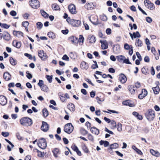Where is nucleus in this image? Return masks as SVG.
<instances>
[{
  "mask_svg": "<svg viewBox=\"0 0 160 160\" xmlns=\"http://www.w3.org/2000/svg\"><path fill=\"white\" fill-rule=\"evenodd\" d=\"M20 122L21 125L26 127L30 126L32 123V120L28 117H23L21 118L20 120Z\"/></svg>",
  "mask_w": 160,
  "mask_h": 160,
  "instance_id": "f257e3e1",
  "label": "nucleus"
},
{
  "mask_svg": "<svg viewBox=\"0 0 160 160\" xmlns=\"http://www.w3.org/2000/svg\"><path fill=\"white\" fill-rule=\"evenodd\" d=\"M66 21L69 24L72 25L73 27H78L81 24L80 21L72 19L69 17L66 19Z\"/></svg>",
  "mask_w": 160,
  "mask_h": 160,
  "instance_id": "f03ea898",
  "label": "nucleus"
},
{
  "mask_svg": "<svg viewBox=\"0 0 160 160\" xmlns=\"http://www.w3.org/2000/svg\"><path fill=\"white\" fill-rule=\"evenodd\" d=\"M145 115L148 120H152L155 117L154 111L152 109H149L146 112Z\"/></svg>",
  "mask_w": 160,
  "mask_h": 160,
  "instance_id": "7ed1b4c3",
  "label": "nucleus"
},
{
  "mask_svg": "<svg viewBox=\"0 0 160 160\" xmlns=\"http://www.w3.org/2000/svg\"><path fill=\"white\" fill-rule=\"evenodd\" d=\"M29 4L33 8H38L40 6V3L38 0H31L29 1Z\"/></svg>",
  "mask_w": 160,
  "mask_h": 160,
  "instance_id": "20e7f679",
  "label": "nucleus"
},
{
  "mask_svg": "<svg viewBox=\"0 0 160 160\" xmlns=\"http://www.w3.org/2000/svg\"><path fill=\"white\" fill-rule=\"evenodd\" d=\"M74 127L71 123L66 124L64 126V131L66 133L70 134L73 130Z\"/></svg>",
  "mask_w": 160,
  "mask_h": 160,
  "instance_id": "39448f33",
  "label": "nucleus"
},
{
  "mask_svg": "<svg viewBox=\"0 0 160 160\" xmlns=\"http://www.w3.org/2000/svg\"><path fill=\"white\" fill-rule=\"evenodd\" d=\"M38 145L42 149H45L47 147V143L45 139L43 138L39 139L38 141Z\"/></svg>",
  "mask_w": 160,
  "mask_h": 160,
  "instance_id": "423d86ee",
  "label": "nucleus"
},
{
  "mask_svg": "<svg viewBox=\"0 0 160 160\" xmlns=\"http://www.w3.org/2000/svg\"><path fill=\"white\" fill-rule=\"evenodd\" d=\"M58 96L61 101L62 102H66L67 99L70 98L69 96L67 93L64 94L62 92H59L58 93Z\"/></svg>",
  "mask_w": 160,
  "mask_h": 160,
  "instance_id": "0eeeda50",
  "label": "nucleus"
},
{
  "mask_svg": "<svg viewBox=\"0 0 160 160\" xmlns=\"http://www.w3.org/2000/svg\"><path fill=\"white\" fill-rule=\"evenodd\" d=\"M144 3L145 6L150 10H153L155 9V6L154 4L149 0H145L144 1Z\"/></svg>",
  "mask_w": 160,
  "mask_h": 160,
  "instance_id": "6e6552de",
  "label": "nucleus"
},
{
  "mask_svg": "<svg viewBox=\"0 0 160 160\" xmlns=\"http://www.w3.org/2000/svg\"><path fill=\"white\" fill-rule=\"evenodd\" d=\"M38 54L39 57L42 60L45 61L48 58V56L46 53H44L43 50H39L38 51Z\"/></svg>",
  "mask_w": 160,
  "mask_h": 160,
  "instance_id": "1a4fd4ad",
  "label": "nucleus"
},
{
  "mask_svg": "<svg viewBox=\"0 0 160 160\" xmlns=\"http://www.w3.org/2000/svg\"><path fill=\"white\" fill-rule=\"evenodd\" d=\"M90 21L94 25H97L99 23L98 17L96 16H92L89 19Z\"/></svg>",
  "mask_w": 160,
  "mask_h": 160,
  "instance_id": "9d476101",
  "label": "nucleus"
},
{
  "mask_svg": "<svg viewBox=\"0 0 160 160\" xmlns=\"http://www.w3.org/2000/svg\"><path fill=\"white\" fill-rule=\"evenodd\" d=\"M41 130L44 132L47 131L49 128V125L44 121L42 122V125L41 127Z\"/></svg>",
  "mask_w": 160,
  "mask_h": 160,
  "instance_id": "9b49d317",
  "label": "nucleus"
},
{
  "mask_svg": "<svg viewBox=\"0 0 160 160\" xmlns=\"http://www.w3.org/2000/svg\"><path fill=\"white\" fill-rule=\"evenodd\" d=\"M69 12L72 14H75L77 12L76 9L75 5L73 4H71L68 6Z\"/></svg>",
  "mask_w": 160,
  "mask_h": 160,
  "instance_id": "f8f14e48",
  "label": "nucleus"
},
{
  "mask_svg": "<svg viewBox=\"0 0 160 160\" xmlns=\"http://www.w3.org/2000/svg\"><path fill=\"white\" fill-rule=\"evenodd\" d=\"M100 42L101 43V47L102 49H105L108 47V44L105 40H100Z\"/></svg>",
  "mask_w": 160,
  "mask_h": 160,
  "instance_id": "ddd939ff",
  "label": "nucleus"
},
{
  "mask_svg": "<svg viewBox=\"0 0 160 160\" xmlns=\"http://www.w3.org/2000/svg\"><path fill=\"white\" fill-rule=\"evenodd\" d=\"M122 104L128 106L130 107H133L135 106L134 103L129 100H127L123 102Z\"/></svg>",
  "mask_w": 160,
  "mask_h": 160,
  "instance_id": "4468645a",
  "label": "nucleus"
},
{
  "mask_svg": "<svg viewBox=\"0 0 160 160\" xmlns=\"http://www.w3.org/2000/svg\"><path fill=\"white\" fill-rule=\"evenodd\" d=\"M119 80L122 83H124L127 80V78L126 76L123 74H121L119 75Z\"/></svg>",
  "mask_w": 160,
  "mask_h": 160,
  "instance_id": "2eb2a0df",
  "label": "nucleus"
},
{
  "mask_svg": "<svg viewBox=\"0 0 160 160\" xmlns=\"http://www.w3.org/2000/svg\"><path fill=\"white\" fill-rule=\"evenodd\" d=\"M6 97L3 96H0V104L2 105H5L7 103Z\"/></svg>",
  "mask_w": 160,
  "mask_h": 160,
  "instance_id": "dca6fc26",
  "label": "nucleus"
},
{
  "mask_svg": "<svg viewBox=\"0 0 160 160\" xmlns=\"http://www.w3.org/2000/svg\"><path fill=\"white\" fill-rule=\"evenodd\" d=\"M148 92L145 89L142 90V93L138 95V98L140 99H142L147 95Z\"/></svg>",
  "mask_w": 160,
  "mask_h": 160,
  "instance_id": "f3484780",
  "label": "nucleus"
},
{
  "mask_svg": "<svg viewBox=\"0 0 160 160\" xmlns=\"http://www.w3.org/2000/svg\"><path fill=\"white\" fill-rule=\"evenodd\" d=\"M69 40L72 43L76 44L78 42V39L76 37L73 36H71L69 38Z\"/></svg>",
  "mask_w": 160,
  "mask_h": 160,
  "instance_id": "a211bd4d",
  "label": "nucleus"
},
{
  "mask_svg": "<svg viewBox=\"0 0 160 160\" xmlns=\"http://www.w3.org/2000/svg\"><path fill=\"white\" fill-rule=\"evenodd\" d=\"M129 34L132 39H133V38H139L141 36L139 33L138 31L135 32H133V34H132L131 33H130Z\"/></svg>",
  "mask_w": 160,
  "mask_h": 160,
  "instance_id": "6ab92c4d",
  "label": "nucleus"
},
{
  "mask_svg": "<svg viewBox=\"0 0 160 160\" xmlns=\"http://www.w3.org/2000/svg\"><path fill=\"white\" fill-rule=\"evenodd\" d=\"M3 78L6 81H8L11 79V76L9 72H6L3 74Z\"/></svg>",
  "mask_w": 160,
  "mask_h": 160,
  "instance_id": "aec40b11",
  "label": "nucleus"
},
{
  "mask_svg": "<svg viewBox=\"0 0 160 160\" xmlns=\"http://www.w3.org/2000/svg\"><path fill=\"white\" fill-rule=\"evenodd\" d=\"M94 5L92 2H90L86 4L85 8L88 10L92 9L94 8Z\"/></svg>",
  "mask_w": 160,
  "mask_h": 160,
  "instance_id": "412c9836",
  "label": "nucleus"
},
{
  "mask_svg": "<svg viewBox=\"0 0 160 160\" xmlns=\"http://www.w3.org/2000/svg\"><path fill=\"white\" fill-rule=\"evenodd\" d=\"M68 108L71 111L74 112L75 111V106L72 103H69L67 106Z\"/></svg>",
  "mask_w": 160,
  "mask_h": 160,
  "instance_id": "4be33fe9",
  "label": "nucleus"
},
{
  "mask_svg": "<svg viewBox=\"0 0 160 160\" xmlns=\"http://www.w3.org/2000/svg\"><path fill=\"white\" fill-rule=\"evenodd\" d=\"M91 131L93 134L96 135H98L99 133V130L95 127L91 128Z\"/></svg>",
  "mask_w": 160,
  "mask_h": 160,
  "instance_id": "5701e85b",
  "label": "nucleus"
},
{
  "mask_svg": "<svg viewBox=\"0 0 160 160\" xmlns=\"http://www.w3.org/2000/svg\"><path fill=\"white\" fill-rule=\"evenodd\" d=\"M13 34L14 35L18 38H20L23 36V33L20 31H14L13 32Z\"/></svg>",
  "mask_w": 160,
  "mask_h": 160,
  "instance_id": "b1692460",
  "label": "nucleus"
},
{
  "mask_svg": "<svg viewBox=\"0 0 160 160\" xmlns=\"http://www.w3.org/2000/svg\"><path fill=\"white\" fill-rule=\"evenodd\" d=\"M81 68L82 69L87 70L88 68V64L85 62H82L81 64Z\"/></svg>",
  "mask_w": 160,
  "mask_h": 160,
  "instance_id": "393cba45",
  "label": "nucleus"
},
{
  "mask_svg": "<svg viewBox=\"0 0 160 160\" xmlns=\"http://www.w3.org/2000/svg\"><path fill=\"white\" fill-rule=\"evenodd\" d=\"M150 152L152 155L156 157H158L160 156V153L158 152L154 151L152 149H150Z\"/></svg>",
  "mask_w": 160,
  "mask_h": 160,
  "instance_id": "a878e982",
  "label": "nucleus"
},
{
  "mask_svg": "<svg viewBox=\"0 0 160 160\" xmlns=\"http://www.w3.org/2000/svg\"><path fill=\"white\" fill-rule=\"evenodd\" d=\"M52 152L54 156L56 158L58 157V155L60 154L59 149L58 148H55L53 150Z\"/></svg>",
  "mask_w": 160,
  "mask_h": 160,
  "instance_id": "bb28decb",
  "label": "nucleus"
},
{
  "mask_svg": "<svg viewBox=\"0 0 160 160\" xmlns=\"http://www.w3.org/2000/svg\"><path fill=\"white\" fill-rule=\"evenodd\" d=\"M4 39L7 41H9L11 39L10 34L8 32H5L3 36Z\"/></svg>",
  "mask_w": 160,
  "mask_h": 160,
  "instance_id": "cd10ccee",
  "label": "nucleus"
},
{
  "mask_svg": "<svg viewBox=\"0 0 160 160\" xmlns=\"http://www.w3.org/2000/svg\"><path fill=\"white\" fill-rule=\"evenodd\" d=\"M88 39L90 43H93L95 42L96 39L94 36H89L88 37Z\"/></svg>",
  "mask_w": 160,
  "mask_h": 160,
  "instance_id": "c85d7f7f",
  "label": "nucleus"
},
{
  "mask_svg": "<svg viewBox=\"0 0 160 160\" xmlns=\"http://www.w3.org/2000/svg\"><path fill=\"white\" fill-rule=\"evenodd\" d=\"M99 143L100 145H103L105 147H107L109 145V142L107 141H105L101 140L99 142Z\"/></svg>",
  "mask_w": 160,
  "mask_h": 160,
  "instance_id": "c756f323",
  "label": "nucleus"
},
{
  "mask_svg": "<svg viewBox=\"0 0 160 160\" xmlns=\"http://www.w3.org/2000/svg\"><path fill=\"white\" fill-rule=\"evenodd\" d=\"M117 60L120 62H122L125 59V57L123 55H119L116 57Z\"/></svg>",
  "mask_w": 160,
  "mask_h": 160,
  "instance_id": "7c9ffc66",
  "label": "nucleus"
},
{
  "mask_svg": "<svg viewBox=\"0 0 160 160\" xmlns=\"http://www.w3.org/2000/svg\"><path fill=\"white\" fill-rule=\"evenodd\" d=\"M135 45L136 46L141 47L142 45V41L139 39H137L136 40Z\"/></svg>",
  "mask_w": 160,
  "mask_h": 160,
  "instance_id": "2f4dec72",
  "label": "nucleus"
},
{
  "mask_svg": "<svg viewBox=\"0 0 160 160\" xmlns=\"http://www.w3.org/2000/svg\"><path fill=\"white\" fill-rule=\"evenodd\" d=\"M152 89L155 94H158L160 91V89L158 86H157L153 88Z\"/></svg>",
  "mask_w": 160,
  "mask_h": 160,
  "instance_id": "473e14b6",
  "label": "nucleus"
},
{
  "mask_svg": "<svg viewBox=\"0 0 160 160\" xmlns=\"http://www.w3.org/2000/svg\"><path fill=\"white\" fill-rule=\"evenodd\" d=\"M10 62V63L13 66H15L16 65L17 63V60L14 58H13L12 57L10 58L9 59Z\"/></svg>",
  "mask_w": 160,
  "mask_h": 160,
  "instance_id": "72a5a7b5",
  "label": "nucleus"
},
{
  "mask_svg": "<svg viewBox=\"0 0 160 160\" xmlns=\"http://www.w3.org/2000/svg\"><path fill=\"white\" fill-rule=\"evenodd\" d=\"M134 87L131 85L128 87V89L130 93L132 94L133 95L135 92V90L134 89Z\"/></svg>",
  "mask_w": 160,
  "mask_h": 160,
  "instance_id": "f704fd0d",
  "label": "nucleus"
},
{
  "mask_svg": "<svg viewBox=\"0 0 160 160\" xmlns=\"http://www.w3.org/2000/svg\"><path fill=\"white\" fill-rule=\"evenodd\" d=\"M118 146L119 145L118 144L116 143H115L111 144L110 148L112 149H116L118 147Z\"/></svg>",
  "mask_w": 160,
  "mask_h": 160,
  "instance_id": "c9c22d12",
  "label": "nucleus"
},
{
  "mask_svg": "<svg viewBox=\"0 0 160 160\" xmlns=\"http://www.w3.org/2000/svg\"><path fill=\"white\" fill-rule=\"evenodd\" d=\"M48 35L49 38H51L52 39H54L55 38V35L52 32H48Z\"/></svg>",
  "mask_w": 160,
  "mask_h": 160,
  "instance_id": "e433bc0d",
  "label": "nucleus"
},
{
  "mask_svg": "<svg viewBox=\"0 0 160 160\" xmlns=\"http://www.w3.org/2000/svg\"><path fill=\"white\" fill-rule=\"evenodd\" d=\"M52 7L53 10H57L59 9V6L56 4H53L52 5Z\"/></svg>",
  "mask_w": 160,
  "mask_h": 160,
  "instance_id": "4c0bfd02",
  "label": "nucleus"
},
{
  "mask_svg": "<svg viewBox=\"0 0 160 160\" xmlns=\"http://www.w3.org/2000/svg\"><path fill=\"white\" fill-rule=\"evenodd\" d=\"M142 72L144 74H146L148 73V69L146 67H143L142 69Z\"/></svg>",
  "mask_w": 160,
  "mask_h": 160,
  "instance_id": "58836bf2",
  "label": "nucleus"
},
{
  "mask_svg": "<svg viewBox=\"0 0 160 160\" xmlns=\"http://www.w3.org/2000/svg\"><path fill=\"white\" fill-rule=\"evenodd\" d=\"M117 128L118 131L121 132L122 131V124L120 123H118Z\"/></svg>",
  "mask_w": 160,
  "mask_h": 160,
  "instance_id": "ea45409f",
  "label": "nucleus"
},
{
  "mask_svg": "<svg viewBox=\"0 0 160 160\" xmlns=\"http://www.w3.org/2000/svg\"><path fill=\"white\" fill-rule=\"evenodd\" d=\"M43 114L44 117H46L48 115V112L46 109H44L43 110Z\"/></svg>",
  "mask_w": 160,
  "mask_h": 160,
  "instance_id": "a19ab883",
  "label": "nucleus"
},
{
  "mask_svg": "<svg viewBox=\"0 0 160 160\" xmlns=\"http://www.w3.org/2000/svg\"><path fill=\"white\" fill-rule=\"evenodd\" d=\"M111 124L112 125L111 128L112 129H114L116 127V122L114 120H111Z\"/></svg>",
  "mask_w": 160,
  "mask_h": 160,
  "instance_id": "79ce46f5",
  "label": "nucleus"
},
{
  "mask_svg": "<svg viewBox=\"0 0 160 160\" xmlns=\"http://www.w3.org/2000/svg\"><path fill=\"white\" fill-rule=\"evenodd\" d=\"M41 14L43 16L44 18H48V15L47 13H46V12H45L43 10H41Z\"/></svg>",
  "mask_w": 160,
  "mask_h": 160,
  "instance_id": "37998d69",
  "label": "nucleus"
},
{
  "mask_svg": "<svg viewBox=\"0 0 160 160\" xmlns=\"http://www.w3.org/2000/svg\"><path fill=\"white\" fill-rule=\"evenodd\" d=\"M35 150H36L37 152L38 153V157H42L43 156V153L40 152V151H39L37 149H35L33 150V151H34Z\"/></svg>",
  "mask_w": 160,
  "mask_h": 160,
  "instance_id": "c03bdc74",
  "label": "nucleus"
},
{
  "mask_svg": "<svg viewBox=\"0 0 160 160\" xmlns=\"http://www.w3.org/2000/svg\"><path fill=\"white\" fill-rule=\"evenodd\" d=\"M42 90L44 92H47L48 89V87L45 85H44L40 87Z\"/></svg>",
  "mask_w": 160,
  "mask_h": 160,
  "instance_id": "a18cd8bd",
  "label": "nucleus"
},
{
  "mask_svg": "<svg viewBox=\"0 0 160 160\" xmlns=\"http://www.w3.org/2000/svg\"><path fill=\"white\" fill-rule=\"evenodd\" d=\"M132 149H133L134 150H135L136 152L138 153V154H140V153H142L141 151L138 149L135 146L133 145L132 146Z\"/></svg>",
  "mask_w": 160,
  "mask_h": 160,
  "instance_id": "49530a36",
  "label": "nucleus"
},
{
  "mask_svg": "<svg viewBox=\"0 0 160 160\" xmlns=\"http://www.w3.org/2000/svg\"><path fill=\"white\" fill-rule=\"evenodd\" d=\"M124 48L126 50H128L130 48H132V45H129L127 43H125L124 45Z\"/></svg>",
  "mask_w": 160,
  "mask_h": 160,
  "instance_id": "de8ad7c7",
  "label": "nucleus"
},
{
  "mask_svg": "<svg viewBox=\"0 0 160 160\" xmlns=\"http://www.w3.org/2000/svg\"><path fill=\"white\" fill-rule=\"evenodd\" d=\"M46 77L49 83H51L52 82V76H49L47 75L46 76Z\"/></svg>",
  "mask_w": 160,
  "mask_h": 160,
  "instance_id": "09e8293b",
  "label": "nucleus"
},
{
  "mask_svg": "<svg viewBox=\"0 0 160 160\" xmlns=\"http://www.w3.org/2000/svg\"><path fill=\"white\" fill-rule=\"evenodd\" d=\"M113 51L115 53L118 52L120 50V48L119 46H116V47L113 48Z\"/></svg>",
  "mask_w": 160,
  "mask_h": 160,
  "instance_id": "8fccbe9b",
  "label": "nucleus"
},
{
  "mask_svg": "<svg viewBox=\"0 0 160 160\" xmlns=\"http://www.w3.org/2000/svg\"><path fill=\"white\" fill-rule=\"evenodd\" d=\"M100 18L103 21H106L107 20V17L104 14L101 15Z\"/></svg>",
  "mask_w": 160,
  "mask_h": 160,
  "instance_id": "3c124183",
  "label": "nucleus"
},
{
  "mask_svg": "<svg viewBox=\"0 0 160 160\" xmlns=\"http://www.w3.org/2000/svg\"><path fill=\"white\" fill-rule=\"evenodd\" d=\"M94 64L92 65L91 67L93 69H95L97 68H98V66L97 63V62L96 61H94Z\"/></svg>",
  "mask_w": 160,
  "mask_h": 160,
  "instance_id": "603ef678",
  "label": "nucleus"
},
{
  "mask_svg": "<svg viewBox=\"0 0 160 160\" xmlns=\"http://www.w3.org/2000/svg\"><path fill=\"white\" fill-rule=\"evenodd\" d=\"M37 28L38 29H41L42 28V27L43 26V25H42V23H41V22H37Z\"/></svg>",
  "mask_w": 160,
  "mask_h": 160,
  "instance_id": "864d4df0",
  "label": "nucleus"
},
{
  "mask_svg": "<svg viewBox=\"0 0 160 160\" xmlns=\"http://www.w3.org/2000/svg\"><path fill=\"white\" fill-rule=\"evenodd\" d=\"M81 133L83 135H86L88 133V131L84 128H81L80 130Z\"/></svg>",
  "mask_w": 160,
  "mask_h": 160,
  "instance_id": "5fc2aeb1",
  "label": "nucleus"
},
{
  "mask_svg": "<svg viewBox=\"0 0 160 160\" xmlns=\"http://www.w3.org/2000/svg\"><path fill=\"white\" fill-rule=\"evenodd\" d=\"M29 23L28 21H24L22 23V25L23 27H28V26L29 25Z\"/></svg>",
  "mask_w": 160,
  "mask_h": 160,
  "instance_id": "6e6d98bb",
  "label": "nucleus"
},
{
  "mask_svg": "<svg viewBox=\"0 0 160 160\" xmlns=\"http://www.w3.org/2000/svg\"><path fill=\"white\" fill-rule=\"evenodd\" d=\"M38 86H39L40 87H41L44 84L43 83V81L42 80H39V82L38 83Z\"/></svg>",
  "mask_w": 160,
  "mask_h": 160,
  "instance_id": "4d7b16f0",
  "label": "nucleus"
},
{
  "mask_svg": "<svg viewBox=\"0 0 160 160\" xmlns=\"http://www.w3.org/2000/svg\"><path fill=\"white\" fill-rule=\"evenodd\" d=\"M2 135L5 137H8L9 135V133L8 132H2Z\"/></svg>",
  "mask_w": 160,
  "mask_h": 160,
  "instance_id": "13d9d810",
  "label": "nucleus"
},
{
  "mask_svg": "<svg viewBox=\"0 0 160 160\" xmlns=\"http://www.w3.org/2000/svg\"><path fill=\"white\" fill-rule=\"evenodd\" d=\"M62 59L63 60H66L67 61H68L69 60V58L68 56L66 55H64L63 57H62Z\"/></svg>",
  "mask_w": 160,
  "mask_h": 160,
  "instance_id": "bf43d9fd",
  "label": "nucleus"
},
{
  "mask_svg": "<svg viewBox=\"0 0 160 160\" xmlns=\"http://www.w3.org/2000/svg\"><path fill=\"white\" fill-rule=\"evenodd\" d=\"M82 148L83 150L86 153L88 152V148H87V147H86V146L85 145H83L82 146Z\"/></svg>",
  "mask_w": 160,
  "mask_h": 160,
  "instance_id": "052dcab7",
  "label": "nucleus"
},
{
  "mask_svg": "<svg viewBox=\"0 0 160 160\" xmlns=\"http://www.w3.org/2000/svg\"><path fill=\"white\" fill-rule=\"evenodd\" d=\"M146 20L147 22L149 23L151 22L152 21V19L149 17H148L146 18Z\"/></svg>",
  "mask_w": 160,
  "mask_h": 160,
  "instance_id": "680f3d73",
  "label": "nucleus"
},
{
  "mask_svg": "<svg viewBox=\"0 0 160 160\" xmlns=\"http://www.w3.org/2000/svg\"><path fill=\"white\" fill-rule=\"evenodd\" d=\"M104 130L105 132H108L109 134H113V132L109 130L107 128H105Z\"/></svg>",
  "mask_w": 160,
  "mask_h": 160,
  "instance_id": "e2e57ef3",
  "label": "nucleus"
},
{
  "mask_svg": "<svg viewBox=\"0 0 160 160\" xmlns=\"http://www.w3.org/2000/svg\"><path fill=\"white\" fill-rule=\"evenodd\" d=\"M123 62L127 64H131V63L129 61V59L128 58L126 59V58H125V59Z\"/></svg>",
  "mask_w": 160,
  "mask_h": 160,
  "instance_id": "0e129e2a",
  "label": "nucleus"
},
{
  "mask_svg": "<svg viewBox=\"0 0 160 160\" xmlns=\"http://www.w3.org/2000/svg\"><path fill=\"white\" fill-rule=\"evenodd\" d=\"M71 148L72 150L75 152L78 149V148L75 145H72V146Z\"/></svg>",
  "mask_w": 160,
  "mask_h": 160,
  "instance_id": "69168bd1",
  "label": "nucleus"
},
{
  "mask_svg": "<svg viewBox=\"0 0 160 160\" xmlns=\"http://www.w3.org/2000/svg\"><path fill=\"white\" fill-rule=\"evenodd\" d=\"M10 14L12 16H16L17 12L15 11L12 10L10 12Z\"/></svg>",
  "mask_w": 160,
  "mask_h": 160,
  "instance_id": "338daca9",
  "label": "nucleus"
},
{
  "mask_svg": "<svg viewBox=\"0 0 160 160\" xmlns=\"http://www.w3.org/2000/svg\"><path fill=\"white\" fill-rule=\"evenodd\" d=\"M136 55L137 56L138 59L140 61H141L142 60V58L140 53L138 52H136Z\"/></svg>",
  "mask_w": 160,
  "mask_h": 160,
  "instance_id": "774afa93",
  "label": "nucleus"
}]
</instances>
